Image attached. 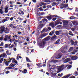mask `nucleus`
Returning a JSON list of instances; mask_svg holds the SVG:
<instances>
[{"label": "nucleus", "mask_w": 78, "mask_h": 78, "mask_svg": "<svg viewBox=\"0 0 78 78\" xmlns=\"http://www.w3.org/2000/svg\"><path fill=\"white\" fill-rule=\"evenodd\" d=\"M41 4L42 5H46V3H44V2H41Z\"/></svg>", "instance_id": "obj_54"}, {"label": "nucleus", "mask_w": 78, "mask_h": 78, "mask_svg": "<svg viewBox=\"0 0 78 78\" xmlns=\"http://www.w3.org/2000/svg\"><path fill=\"white\" fill-rule=\"evenodd\" d=\"M46 30V28H44L41 32V33H43L44 31H45V30Z\"/></svg>", "instance_id": "obj_44"}, {"label": "nucleus", "mask_w": 78, "mask_h": 78, "mask_svg": "<svg viewBox=\"0 0 78 78\" xmlns=\"http://www.w3.org/2000/svg\"><path fill=\"white\" fill-rule=\"evenodd\" d=\"M2 48H2L0 47V52L4 51V50Z\"/></svg>", "instance_id": "obj_41"}, {"label": "nucleus", "mask_w": 78, "mask_h": 78, "mask_svg": "<svg viewBox=\"0 0 78 78\" xmlns=\"http://www.w3.org/2000/svg\"><path fill=\"white\" fill-rule=\"evenodd\" d=\"M16 64L15 63L14 64H12V63H11L10 65H9V67H14L15 66H16Z\"/></svg>", "instance_id": "obj_21"}, {"label": "nucleus", "mask_w": 78, "mask_h": 78, "mask_svg": "<svg viewBox=\"0 0 78 78\" xmlns=\"http://www.w3.org/2000/svg\"><path fill=\"white\" fill-rule=\"evenodd\" d=\"M56 20V18H54L52 19L53 21H55Z\"/></svg>", "instance_id": "obj_59"}, {"label": "nucleus", "mask_w": 78, "mask_h": 78, "mask_svg": "<svg viewBox=\"0 0 78 78\" xmlns=\"http://www.w3.org/2000/svg\"><path fill=\"white\" fill-rule=\"evenodd\" d=\"M5 48H8L9 47V45L7 44H5L4 46Z\"/></svg>", "instance_id": "obj_37"}, {"label": "nucleus", "mask_w": 78, "mask_h": 78, "mask_svg": "<svg viewBox=\"0 0 78 78\" xmlns=\"http://www.w3.org/2000/svg\"><path fill=\"white\" fill-rule=\"evenodd\" d=\"M6 52L7 55H11V53H9V51L8 50L6 51Z\"/></svg>", "instance_id": "obj_27"}, {"label": "nucleus", "mask_w": 78, "mask_h": 78, "mask_svg": "<svg viewBox=\"0 0 78 78\" xmlns=\"http://www.w3.org/2000/svg\"><path fill=\"white\" fill-rule=\"evenodd\" d=\"M56 74H57V73H53V71H52L51 72V76L52 77H53L54 76H55L56 75Z\"/></svg>", "instance_id": "obj_15"}, {"label": "nucleus", "mask_w": 78, "mask_h": 78, "mask_svg": "<svg viewBox=\"0 0 78 78\" xmlns=\"http://www.w3.org/2000/svg\"><path fill=\"white\" fill-rule=\"evenodd\" d=\"M55 38H56V35H54L52 37V39H55Z\"/></svg>", "instance_id": "obj_48"}, {"label": "nucleus", "mask_w": 78, "mask_h": 78, "mask_svg": "<svg viewBox=\"0 0 78 78\" xmlns=\"http://www.w3.org/2000/svg\"><path fill=\"white\" fill-rule=\"evenodd\" d=\"M70 58H67L66 59L65 61H64V62L65 63H66V62H68L69 61H70Z\"/></svg>", "instance_id": "obj_14"}, {"label": "nucleus", "mask_w": 78, "mask_h": 78, "mask_svg": "<svg viewBox=\"0 0 78 78\" xmlns=\"http://www.w3.org/2000/svg\"><path fill=\"white\" fill-rule=\"evenodd\" d=\"M56 5V3L54 2L51 3V5L52 6H55Z\"/></svg>", "instance_id": "obj_47"}, {"label": "nucleus", "mask_w": 78, "mask_h": 78, "mask_svg": "<svg viewBox=\"0 0 78 78\" xmlns=\"http://www.w3.org/2000/svg\"><path fill=\"white\" fill-rule=\"evenodd\" d=\"M60 34L59 31L57 30L55 31V34L56 35H59Z\"/></svg>", "instance_id": "obj_29"}, {"label": "nucleus", "mask_w": 78, "mask_h": 78, "mask_svg": "<svg viewBox=\"0 0 78 78\" xmlns=\"http://www.w3.org/2000/svg\"><path fill=\"white\" fill-rule=\"evenodd\" d=\"M13 19H14V17H11L10 19V20H11V21H12Z\"/></svg>", "instance_id": "obj_57"}, {"label": "nucleus", "mask_w": 78, "mask_h": 78, "mask_svg": "<svg viewBox=\"0 0 78 78\" xmlns=\"http://www.w3.org/2000/svg\"><path fill=\"white\" fill-rule=\"evenodd\" d=\"M37 65L38 67H42V65H41V63L37 64Z\"/></svg>", "instance_id": "obj_25"}, {"label": "nucleus", "mask_w": 78, "mask_h": 78, "mask_svg": "<svg viewBox=\"0 0 78 78\" xmlns=\"http://www.w3.org/2000/svg\"><path fill=\"white\" fill-rule=\"evenodd\" d=\"M68 4H62L60 6L61 9H62V8H66L68 7Z\"/></svg>", "instance_id": "obj_6"}, {"label": "nucleus", "mask_w": 78, "mask_h": 78, "mask_svg": "<svg viewBox=\"0 0 78 78\" xmlns=\"http://www.w3.org/2000/svg\"><path fill=\"white\" fill-rule=\"evenodd\" d=\"M73 18H75V17L74 16H71L70 17V19H73Z\"/></svg>", "instance_id": "obj_62"}, {"label": "nucleus", "mask_w": 78, "mask_h": 78, "mask_svg": "<svg viewBox=\"0 0 78 78\" xmlns=\"http://www.w3.org/2000/svg\"><path fill=\"white\" fill-rule=\"evenodd\" d=\"M2 61H3V58H2L1 59L0 58V63H2Z\"/></svg>", "instance_id": "obj_40"}, {"label": "nucleus", "mask_w": 78, "mask_h": 78, "mask_svg": "<svg viewBox=\"0 0 78 78\" xmlns=\"http://www.w3.org/2000/svg\"><path fill=\"white\" fill-rule=\"evenodd\" d=\"M26 61H27V62H31V61H30V59H29V58L27 57H26Z\"/></svg>", "instance_id": "obj_28"}, {"label": "nucleus", "mask_w": 78, "mask_h": 78, "mask_svg": "<svg viewBox=\"0 0 78 78\" xmlns=\"http://www.w3.org/2000/svg\"><path fill=\"white\" fill-rule=\"evenodd\" d=\"M51 65H50V63H48V67H50Z\"/></svg>", "instance_id": "obj_52"}, {"label": "nucleus", "mask_w": 78, "mask_h": 78, "mask_svg": "<svg viewBox=\"0 0 78 78\" xmlns=\"http://www.w3.org/2000/svg\"><path fill=\"white\" fill-rule=\"evenodd\" d=\"M9 26L10 27H13V25H12V24H9Z\"/></svg>", "instance_id": "obj_60"}, {"label": "nucleus", "mask_w": 78, "mask_h": 78, "mask_svg": "<svg viewBox=\"0 0 78 78\" xmlns=\"http://www.w3.org/2000/svg\"><path fill=\"white\" fill-rule=\"evenodd\" d=\"M2 40H3V37H1L0 38V42H2Z\"/></svg>", "instance_id": "obj_58"}, {"label": "nucleus", "mask_w": 78, "mask_h": 78, "mask_svg": "<svg viewBox=\"0 0 78 78\" xmlns=\"http://www.w3.org/2000/svg\"><path fill=\"white\" fill-rule=\"evenodd\" d=\"M5 37H6L7 39H11L10 36L8 37V36L6 35Z\"/></svg>", "instance_id": "obj_36"}, {"label": "nucleus", "mask_w": 78, "mask_h": 78, "mask_svg": "<svg viewBox=\"0 0 78 78\" xmlns=\"http://www.w3.org/2000/svg\"><path fill=\"white\" fill-rule=\"evenodd\" d=\"M71 75H72V74H69L66 76H64L62 78H68L69 76H71Z\"/></svg>", "instance_id": "obj_18"}, {"label": "nucleus", "mask_w": 78, "mask_h": 78, "mask_svg": "<svg viewBox=\"0 0 78 78\" xmlns=\"http://www.w3.org/2000/svg\"><path fill=\"white\" fill-rule=\"evenodd\" d=\"M9 3L10 5H13V4L14 3V1H9Z\"/></svg>", "instance_id": "obj_39"}, {"label": "nucleus", "mask_w": 78, "mask_h": 78, "mask_svg": "<svg viewBox=\"0 0 78 78\" xmlns=\"http://www.w3.org/2000/svg\"><path fill=\"white\" fill-rule=\"evenodd\" d=\"M7 55H6V54L5 53H4L0 55V58H7Z\"/></svg>", "instance_id": "obj_8"}, {"label": "nucleus", "mask_w": 78, "mask_h": 78, "mask_svg": "<svg viewBox=\"0 0 78 78\" xmlns=\"http://www.w3.org/2000/svg\"><path fill=\"white\" fill-rule=\"evenodd\" d=\"M44 2H46V3H49L50 2V0H44Z\"/></svg>", "instance_id": "obj_34"}, {"label": "nucleus", "mask_w": 78, "mask_h": 78, "mask_svg": "<svg viewBox=\"0 0 78 78\" xmlns=\"http://www.w3.org/2000/svg\"><path fill=\"white\" fill-rule=\"evenodd\" d=\"M54 17H58V18H60V17L56 15H54Z\"/></svg>", "instance_id": "obj_53"}, {"label": "nucleus", "mask_w": 78, "mask_h": 78, "mask_svg": "<svg viewBox=\"0 0 78 78\" xmlns=\"http://www.w3.org/2000/svg\"><path fill=\"white\" fill-rule=\"evenodd\" d=\"M44 22H48V20L47 19H44L42 20Z\"/></svg>", "instance_id": "obj_30"}, {"label": "nucleus", "mask_w": 78, "mask_h": 78, "mask_svg": "<svg viewBox=\"0 0 78 78\" xmlns=\"http://www.w3.org/2000/svg\"><path fill=\"white\" fill-rule=\"evenodd\" d=\"M14 59V60L13 61H12V62H14L17 65H18V64H17V61L16 60H15V59H14V58H13Z\"/></svg>", "instance_id": "obj_31"}, {"label": "nucleus", "mask_w": 78, "mask_h": 78, "mask_svg": "<svg viewBox=\"0 0 78 78\" xmlns=\"http://www.w3.org/2000/svg\"><path fill=\"white\" fill-rule=\"evenodd\" d=\"M9 73V71H8L5 72L6 74H8Z\"/></svg>", "instance_id": "obj_61"}, {"label": "nucleus", "mask_w": 78, "mask_h": 78, "mask_svg": "<svg viewBox=\"0 0 78 78\" xmlns=\"http://www.w3.org/2000/svg\"><path fill=\"white\" fill-rule=\"evenodd\" d=\"M71 44L72 45H74V46L76 45L78 43V42L76 41L75 42L73 40H71L70 41Z\"/></svg>", "instance_id": "obj_7"}, {"label": "nucleus", "mask_w": 78, "mask_h": 78, "mask_svg": "<svg viewBox=\"0 0 78 78\" xmlns=\"http://www.w3.org/2000/svg\"><path fill=\"white\" fill-rule=\"evenodd\" d=\"M54 33H55V30H53L49 33V35L50 36H52V35H53L54 34Z\"/></svg>", "instance_id": "obj_19"}, {"label": "nucleus", "mask_w": 78, "mask_h": 78, "mask_svg": "<svg viewBox=\"0 0 78 78\" xmlns=\"http://www.w3.org/2000/svg\"><path fill=\"white\" fill-rule=\"evenodd\" d=\"M18 19H19V20H20L21 21H22V20H23V19L22 18H20V17H18Z\"/></svg>", "instance_id": "obj_46"}, {"label": "nucleus", "mask_w": 78, "mask_h": 78, "mask_svg": "<svg viewBox=\"0 0 78 78\" xmlns=\"http://www.w3.org/2000/svg\"><path fill=\"white\" fill-rule=\"evenodd\" d=\"M36 14H37V15H39V14H40V15H44V14H45V13L44 12H39L38 13V12H37V13H36Z\"/></svg>", "instance_id": "obj_20"}, {"label": "nucleus", "mask_w": 78, "mask_h": 78, "mask_svg": "<svg viewBox=\"0 0 78 78\" xmlns=\"http://www.w3.org/2000/svg\"><path fill=\"white\" fill-rule=\"evenodd\" d=\"M75 28H72L71 29V30L73 31H75Z\"/></svg>", "instance_id": "obj_56"}, {"label": "nucleus", "mask_w": 78, "mask_h": 78, "mask_svg": "<svg viewBox=\"0 0 78 78\" xmlns=\"http://www.w3.org/2000/svg\"><path fill=\"white\" fill-rule=\"evenodd\" d=\"M8 31V29L7 27L5 28V27L4 26H1L0 28V34H2L3 32H4L5 33H8L7 31Z\"/></svg>", "instance_id": "obj_1"}, {"label": "nucleus", "mask_w": 78, "mask_h": 78, "mask_svg": "<svg viewBox=\"0 0 78 78\" xmlns=\"http://www.w3.org/2000/svg\"><path fill=\"white\" fill-rule=\"evenodd\" d=\"M47 8H51V5H48L47 6Z\"/></svg>", "instance_id": "obj_49"}, {"label": "nucleus", "mask_w": 78, "mask_h": 78, "mask_svg": "<svg viewBox=\"0 0 78 78\" xmlns=\"http://www.w3.org/2000/svg\"><path fill=\"white\" fill-rule=\"evenodd\" d=\"M54 17V15H51L50 16H46V18L47 19L49 20H51L52 18Z\"/></svg>", "instance_id": "obj_9"}, {"label": "nucleus", "mask_w": 78, "mask_h": 78, "mask_svg": "<svg viewBox=\"0 0 78 78\" xmlns=\"http://www.w3.org/2000/svg\"><path fill=\"white\" fill-rule=\"evenodd\" d=\"M45 36V34H43L41 35L40 37H39V39L40 38L41 39H42V38H43V37H44Z\"/></svg>", "instance_id": "obj_22"}, {"label": "nucleus", "mask_w": 78, "mask_h": 78, "mask_svg": "<svg viewBox=\"0 0 78 78\" xmlns=\"http://www.w3.org/2000/svg\"><path fill=\"white\" fill-rule=\"evenodd\" d=\"M75 12H78V8H76Z\"/></svg>", "instance_id": "obj_55"}, {"label": "nucleus", "mask_w": 78, "mask_h": 78, "mask_svg": "<svg viewBox=\"0 0 78 78\" xmlns=\"http://www.w3.org/2000/svg\"><path fill=\"white\" fill-rule=\"evenodd\" d=\"M50 26H51L52 27V28H55V27L54 25V23L53 22H51L49 24Z\"/></svg>", "instance_id": "obj_17"}, {"label": "nucleus", "mask_w": 78, "mask_h": 78, "mask_svg": "<svg viewBox=\"0 0 78 78\" xmlns=\"http://www.w3.org/2000/svg\"><path fill=\"white\" fill-rule=\"evenodd\" d=\"M69 27L70 28H71V27L73 26V25H72V23H69Z\"/></svg>", "instance_id": "obj_38"}, {"label": "nucleus", "mask_w": 78, "mask_h": 78, "mask_svg": "<svg viewBox=\"0 0 78 78\" xmlns=\"http://www.w3.org/2000/svg\"><path fill=\"white\" fill-rule=\"evenodd\" d=\"M5 19L1 20V22L2 23H5V22L8 21L9 20V19H10V18L9 17H6L5 18Z\"/></svg>", "instance_id": "obj_5"}, {"label": "nucleus", "mask_w": 78, "mask_h": 78, "mask_svg": "<svg viewBox=\"0 0 78 78\" xmlns=\"http://www.w3.org/2000/svg\"><path fill=\"white\" fill-rule=\"evenodd\" d=\"M50 39V36H48V37L44 39V41H49Z\"/></svg>", "instance_id": "obj_16"}, {"label": "nucleus", "mask_w": 78, "mask_h": 78, "mask_svg": "<svg viewBox=\"0 0 78 78\" xmlns=\"http://www.w3.org/2000/svg\"><path fill=\"white\" fill-rule=\"evenodd\" d=\"M67 46H63L62 47V48L61 52L62 53H65L67 51Z\"/></svg>", "instance_id": "obj_4"}, {"label": "nucleus", "mask_w": 78, "mask_h": 78, "mask_svg": "<svg viewBox=\"0 0 78 78\" xmlns=\"http://www.w3.org/2000/svg\"><path fill=\"white\" fill-rule=\"evenodd\" d=\"M38 9H40V11H43L44 10V9H42V8L41 7H40V8H38Z\"/></svg>", "instance_id": "obj_51"}, {"label": "nucleus", "mask_w": 78, "mask_h": 78, "mask_svg": "<svg viewBox=\"0 0 78 78\" xmlns=\"http://www.w3.org/2000/svg\"><path fill=\"white\" fill-rule=\"evenodd\" d=\"M5 13H8V10H5Z\"/></svg>", "instance_id": "obj_50"}, {"label": "nucleus", "mask_w": 78, "mask_h": 78, "mask_svg": "<svg viewBox=\"0 0 78 78\" xmlns=\"http://www.w3.org/2000/svg\"><path fill=\"white\" fill-rule=\"evenodd\" d=\"M73 50V47H71L69 50L68 52H71Z\"/></svg>", "instance_id": "obj_23"}, {"label": "nucleus", "mask_w": 78, "mask_h": 78, "mask_svg": "<svg viewBox=\"0 0 78 78\" xmlns=\"http://www.w3.org/2000/svg\"><path fill=\"white\" fill-rule=\"evenodd\" d=\"M59 23V22L57 20L55 21V26H56L57 25H58Z\"/></svg>", "instance_id": "obj_24"}, {"label": "nucleus", "mask_w": 78, "mask_h": 78, "mask_svg": "<svg viewBox=\"0 0 78 78\" xmlns=\"http://www.w3.org/2000/svg\"><path fill=\"white\" fill-rule=\"evenodd\" d=\"M62 27V26L58 25L56 27V28H61Z\"/></svg>", "instance_id": "obj_45"}, {"label": "nucleus", "mask_w": 78, "mask_h": 78, "mask_svg": "<svg viewBox=\"0 0 78 78\" xmlns=\"http://www.w3.org/2000/svg\"><path fill=\"white\" fill-rule=\"evenodd\" d=\"M13 41H14L16 39H17V37H18V36L15 34L14 36H13Z\"/></svg>", "instance_id": "obj_13"}, {"label": "nucleus", "mask_w": 78, "mask_h": 78, "mask_svg": "<svg viewBox=\"0 0 78 78\" xmlns=\"http://www.w3.org/2000/svg\"><path fill=\"white\" fill-rule=\"evenodd\" d=\"M62 54L61 53H60L58 54V55H57V56H56L55 57L56 58V59H59V58H61V56H62Z\"/></svg>", "instance_id": "obj_10"}, {"label": "nucleus", "mask_w": 78, "mask_h": 78, "mask_svg": "<svg viewBox=\"0 0 78 78\" xmlns=\"http://www.w3.org/2000/svg\"><path fill=\"white\" fill-rule=\"evenodd\" d=\"M63 22L64 23V25H68V23H69V22L68 21H67L66 20H62Z\"/></svg>", "instance_id": "obj_12"}, {"label": "nucleus", "mask_w": 78, "mask_h": 78, "mask_svg": "<svg viewBox=\"0 0 78 78\" xmlns=\"http://www.w3.org/2000/svg\"><path fill=\"white\" fill-rule=\"evenodd\" d=\"M66 67V66H65L64 65L59 66L58 68V71L57 72V73H58L59 72H60L64 69H65Z\"/></svg>", "instance_id": "obj_2"}, {"label": "nucleus", "mask_w": 78, "mask_h": 78, "mask_svg": "<svg viewBox=\"0 0 78 78\" xmlns=\"http://www.w3.org/2000/svg\"><path fill=\"white\" fill-rule=\"evenodd\" d=\"M60 41V39H58V40L55 43V44H58L59 42Z\"/></svg>", "instance_id": "obj_42"}, {"label": "nucleus", "mask_w": 78, "mask_h": 78, "mask_svg": "<svg viewBox=\"0 0 78 78\" xmlns=\"http://www.w3.org/2000/svg\"><path fill=\"white\" fill-rule=\"evenodd\" d=\"M32 1L34 3H36V0H32Z\"/></svg>", "instance_id": "obj_63"}, {"label": "nucleus", "mask_w": 78, "mask_h": 78, "mask_svg": "<svg viewBox=\"0 0 78 78\" xmlns=\"http://www.w3.org/2000/svg\"><path fill=\"white\" fill-rule=\"evenodd\" d=\"M10 45H11V44L10 43L9 44V48H12L13 47H14V44H12L11 46H10Z\"/></svg>", "instance_id": "obj_26"}, {"label": "nucleus", "mask_w": 78, "mask_h": 78, "mask_svg": "<svg viewBox=\"0 0 78 78\" xmlns=\"http://www.w3.org/2000/svg\"><path fill=\"white\" fill-rule=\"evenodd\" d=\"M3 13H4V12H3V10L2 9H0V13L2 14H3Z\"/></svg>", "instance_id": "obj_32"}, {"label": "nucleus", "mask_w": 78, "mask_h": 78, "mask_svg": "<svg viewBox=\"0 0 78 78\" xmlns=\"http://www.w3.org/2000/svg\"><path fill=\"white\" fill-rule=\"evenodd\" d=\"M69 78H75V76H72L70 77Z\"/></svg>", "instance_id": "obj_64"}, {"label": "nucleus", "mask_w": 78, "mask_h": 78, "mask_svg": "<svg viewBox=\"0 0 78 78\" xmlns=\"http://www.w3.org/2000/svg\"><path fill=\"white\" fill-rule=\"evenodd\" d=\"M51 69H52V68H51H51H48V70L49 72H51V71H52Z\"/></svg>", "instance_id": "obj_33"}, {"label": "nucleus", "mask_w": 78, "mask_h": 78, "mask_svg": "<svg viewBox=\"0 0 78 78\" xmlns=\"http://www.w3.org/2000/svg\"><path fill=\"white\" fill-rule=\"evenodd\" d=\"M14 60V58H12L11 59L9 58V61H7L6 60V59H4V61L5 63V65H6L7 66H9V62H11V61H13Z\"/></svg>", "instance_id": "obj_3"}, {"label": "nucleus", "mask_w": 78, "mask_h": 78, "mask_svg": "<svg viewBox=\"0 0 78 78\" xmlns=\"http://www.w3.org/2000/svg\"><path fill=\"white\" fill-rule=\"evenodd\" d=\"M78 59V57L76 56H73L71 57L72 60H76Z\"/></svg>", "instance_id": "obj_11"}, {"label": "nucleus", "mask_w": 78, "mask_h": 78, "mask_svg": "<svg viewBox=\"0 0 78 78\" xmlns=\"http://www.w3.org/2000/svg\"><path fill=\"white\" fill-rule=\"evenodd\" d=\"M72 68V65H69L67 69H70Z\"/></svg>", "instance_id": "obj_43"}, {"label": "nucleus", "mask_w": 78, "mask_h": 78, "mask_svg": "<svg viewBox=\"0 0 78 78\" xmlns=\"http://www.w3.org/2000/svg\"><path fill=\"white\" fill-rule=\"evenodd\" d=\"M22 72L23 73H27V70L26 69H24V71H22Z\"/></svg>", "instance_id": "obj_35"}]
</instances>
